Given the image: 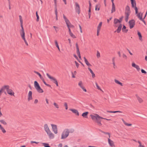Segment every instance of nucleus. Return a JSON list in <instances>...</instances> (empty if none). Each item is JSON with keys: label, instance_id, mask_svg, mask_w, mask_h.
Returning <instances> with one entry per match:
<instances>
[{"label": "nucleus", "instance_id": "f257e3e1", "mask_svg": "<svg viewBox=\"0 0 147 147\" xmlns=\"http://www.w3.org/2000/svg\"><path fill=\"white\" fill-rule=\"evenodd\" d=\"M90 116L92 119L95 121L97 123V125L99 126H101L102 125V124L101 123V119H104L107 120H110V119H107L103 118L96 113H93V114L91 115Z\"/></svg>", "mask_w": 147, "mask_h": 147}, {"label": "nucleus", "instance_id": "f03ea898", "mask_svg": "<svg viewBox=\"0 0 147 147\" xmlns=\"http://www.w3.org/2000/svg\"><path fill=\"white\" fill-rule=\"evenodd\" d=\"M44 129L50 139H53L55 138V135L51 131L47 124H44Z\"/></svg>", "mask_w": 147, "mask_h": 147}, {"label": "nucleus", "instance_id": "7ed1b4c3", "mask_svg": "<svg viewBox=\"0 0 147 147\" xmlns=\"http://www.w3.org/2000/svg\"><path fill=\"white\" fill-rule=\"evenodd\" d=\"M122 20V18H120L119 20L116 18L114 19V26L115 27H117L118 26L117 30L115 31V32H117L118 33L120 32L122 27V25L121 24Z\"/></svg>", "mask_w": 147, "mask_h": 147}, {"label": "nucleus", "instance_id": "20e7f679", "mask_svg": "<svg viewBox=\"0 0 147 147\" xmlns=\"http://www.w3.org/2000/svg\"><path fill=\"white\" fill-rule=\"evenodd\" d=\"M69 129L67 128L65 129L61 133V139L62 140L66 139L69 136Z\"/></svg>", "mask_w": 147, "mask_h": 147}, {"label": "nucleus", "instance_id": "39448f33", "mask_svg": "<svg viewBox=\"0 0 147 147\" xmlns=\"http://www.w3.org/2000/svg\"><path fill=\"white\" fill-rule=\"evenodd\" d=\"M3 87L4 91L6 90L8 94L11 96H14V92L11 89H9V86L5 85L3 86ZM4 92L5 94H6V92L5 91Z\"/></svg>", "mask_w": 147, "mask_h": 147}, {"label": "nucleus", "instance_id": "423d86ee", "mask_svg": "<svg viewBox=\"0 0 147 147\" xmlns=\"http://www.w3.org/2000/svg\"><path fill=\"white\" fill-rule=\"evenodd\" d=\"M34 87L36 91L39 93H42L43 92V90L41 88L38 82L35 81L34 82Z\"/></svg>", "mask_w": 147, "mask_h": 147}, {"label": "nucleus", "instance_id": "0eeeda50", "mask_svg": "<svg viewBox=\"0 0 147 147\" xmlns=\"http://www.w3.org/2000/svg\"><path fill=\"white\" fill-rule=\"evenodd\" d=\"M78 85L83 92H87V90L84 86L83 82L82 80L79 81L78 83Z\"/></svg>", "mask_w": 147, "mask_h": 147}, {"label": "nucleus", "instance_id": "6e6552de", "mask_svg": "<svg viewBox=\"0 0 147 147\" xmlns=\"http://www.w3.org/2000/svg\"><path fill=\"white\" fill-rule=\"evenodd\" d=\"M63 18L66 22V24L67 25L68 28H74V26L71 24L70 23L69 20L67 19L65 16L64 15L63 16Z\"/></svg>", "mask_w": 147, "mask_h": 147}, {"label": "nucleus", "instance_id": "1a4fd4ad", "mask_svg": "<svg viewBox=\"0 0 147 147\" xmlns=\"http://www.w3.org/2000/svg\"><path fill=\"white\" fill-rule=\"evenodd\" d=\"M46 75L48 78L50 79L54 83H55L57 86H58V84L57 80L55 78L51 76L48 73L46 74Z\"/></svg>", "mask_w": 147, "mask_h": 147}, {"label": "nucleus", "instance_id": "9d476101", "mask_svg": "<svg viewBox=\"0 0 147 147\" xmlns=\"http://www.w3.org/2000/svg\"><path fill=\"white\" fill-rule=\"evenodd\" d=\"M135 13L136 14V16L140 19V20L145 23V22L142 18L143 13L141 12L138 13V9H137V12H136V11H135Z\"/></svg>", "mask_w": 147, "mask_h": 147}, {"label": "nucleus", "instance_id": "9b49d317", "mask_svg": "<svg viewBox=\"0 0 147 147\" xmlns=\"http://www.w3.org/2000/svg\"><path fill=\"white\" fill-rule=\"evenodd\" d=\"M51 126L53 132L55 134H57L58 133V129L57 125L55 124H51Z\"/></svg>", "mask_w": 147, "mask_h": 147}, {"label": "nucleus", "instance_id": "f8f14e48", "mask_svg": "<svg viewBox=\"0 0 147 147\" xmlns=\"http://www.w3.org/2000/svg\"><path fill=\"white\" fill-rule=\"evenodd\" d=\"M105 134H108L109 135V138L108 139V142L109 146L111 147H115V145L113 141L110 139V134L109 133H106Z\"/></svg>", "mask_w": 147, "mask_h": 147}, {"label": "nucleus", "instance_id": "ddd939ff", "mask_svg": "<svg viewBox=\"0 0 147 147\" xmlns=\"http://www.w3.org/2000/svg\"><path fill=\"white\" fill-rule=\"evenodd\" d=\"M135 21L134 20L132 19L130 20L128 22L129 28L131 29L133 28L135 26Z\"/></svg>", "mask_w": 147, "mask_h": 147}, {"label": "nucleus", "instance_id": "4468645a", "mask_svg": "<svg viewBox=\"0 0 147 147\" xmlns=\"http://www.w3.org/2000/svg\"><path fill=\"white\" fill-rule=\"evenodd\" d=\"M132 7L133 8L136 12H137L138 8L136 6V1L134 0H130Z\"/></svg>", "mask_w": 147, "mask_h": 147}, {"label": "nucleus", "instance_id": "2eb2a0df", "mask_svg": "<svg viewBox=\"0 0 147 147\" xmlns=\"http://www.w3.org/2000/svg\"><path fill=\"white\" fill-rule=\"evenodd\" d=\"M131 66L133 67L136 69V70L138 71H139L140 70V68L139 66L136 64L134 62H132V63Z\"/></svg>", "mask_w": 147, "mask_h": 147}, {"label": "nucleus", "instance_id": "dca6fc26", "mask_svg": "<svg viewBox=\"0 0 147 147\" xmlns=\"http://www.w3.org/2000/svg\"><path fill=\"white\" fill-rule=\"evenodd\" d=\"M136 98L137 99L139 103L141 104L144 102V100L143 99L138 96V94H136L135 95Z\"/></svg>", "mask_w": 147, "mask_h": 147}, {"label": "nucleus", "instance_id": "f3484780", "mask_svg": "<svg viewBox=\"0 0 147 147\" xmlns=\"http://www.w3.org/2000/svg\"><path fill=\"white\" fill-rule=\"evenodd\" d=\"M69 110L77 116H79V113L77 110L75 109H69Z\"/></svg>", "mask_w": 147, "mask_h": 147}, {"label": "nucleus", "instance_id": "a211bd4d", "mask_svg": "<svg viewBox=\"0 0 147 147\" xmlns=\"http://www.w3.org/2000/svg\"><path fill=\"white\" fill-rule=\"evenodd\" d=\"M33 99L32 96V92L31 91H30L28 92V101H30Z\"/></svg>", "mask_w": 147, "mask_h": 147}, {"label": "nucleus", "instance_id": "6ab92c4d", "mask_svg": "<svg viewBox=\"0 0 147 147\" xmlns=\"http://www.w3.org/2000/svg\"><path fill=\"white\" fill-rule=\"evenodd\" d=\"M75 9L76 12H77L78 14H79L80 13V7L79 5L77 3H75Z\"/></svg>", "mask_w": 147, "mask_h": 147}, {"label": "nucleus", "instance_id": "aec40b11", "mask_svg": "<svg viewBox=\"0 0 147 147\" xmlns=\"http://www.w3.org/2000/svg\"><path fill=\"white\" fill-rule=\"evenodd\" d=\"M111 1L112 3L111 13H113L115 11V7L114 3V1Z\"/></svg>", "mask_w": 147, "mask_h": 147}, {"label": "nucleus", "instance_id": "412c9836", "mask_svg": "<svg viewBox=\"0 0 147 147\" xmlns=\"http://www.w3.org/2000/svg\"><path fill=\"white\" fill-rule=\"evenodd\" d=\"M130 13V8L128 6H127L126 7L125 16H129Z\"/></svg>", "mask_w": 147, "mask_h": 147}, {"label": "nucleus", "instance_id": "4be33fe9", "mask_svg": "<svg viewBox=\"0 0 147 147\" xmlns=\"http://www.w3.org/2000/svg\"><path fill=\"white\" fill-rule=\"evenodd\" d=\"M25 35V34H22L21 35V36L23 40H24V42H25L26 45L27 46H28V43L27 41H26V39Z\"/></svg>", "mask_w": 147, "mask_h": 147}, {"label": "nucleus", "instance_id": "5701e85b", "mask_svg": "<svg viewBox=\"0 0 147 147\" xmlns=\"http://www.w3.org/2000/svg\"><path fill=\"white\" fill-rule=\"evenodd\" d=\"M84 59L85 63L88 67H89L92 66L88 62L85 57H84Z\"/></svg>", "mask_w": 147, "mask_h": 147}, {"label": "nucleus", "instance_id": "b1692460", "mask_svg": "<svg viewBox=\"0 0 147 147\" xmlns=\"http://www.w3.org/2000/svg\"><path fill=\"white\" fill-rule=\"evenodd\" d=\"M100 6L101 5L100 3H98L96 4L95 7V11H99L100 9Z\"/></svg>", "mask_w": 147, "mask_h": 147}, {"label": "nucleus", "instance_id": "393cba45", "mask_svg": "<svg viewBox=\"0 0 147 147\" xmlns=\"http://www.w3.org/2000/svg\"><path fill=\"white\" fill-rule=\"evenodd\" d=\"M137 32H138V36L140 40L141 41H142L143 39L142 38V36L141 35V33L140 32H139L138 31H137Z\"/></svg>", "mask_w": 147, "mask_h": 147}, {"label": "nucleus", "instance_id": "a878e982", "mask_svg": "<svg viewBox=\"0 0 147 147\" xmlns=\"http://www.w3.org/2000/svg\"><path fill=\"white\" fill-rule=\"evenodd\" d=\"M0 130L4 134L6 132L5 130L1 124H0Z\"/></svg>", "mask_w": 147, "mask_h": 147}, {"label": "nucleus", "instance_id": "bb28decb", "mask_svg": "<svg viewBox=\"0 0 147 147\" xmlns=\"http://www.w3.org/2000/svg\"><path fill=\"white\" fill-rule=\"evenodd\" d=\"M114 82L116 84L119 85L121 86H123V84L117 79H115L114 80Z\"/></svg>", "mask_w": 147, "mask_h": 147}, {"label": "nucleus", "instance_id": "cd10ccee", "mask_svg": "<svg viewBox=\"0 0 147 147\" xmlns=\"http://www.w3.org/2000/svg\"><path fill=\"white\" fill-rule=\"evenodd\" d=\"M53 105L54 107L56 109H59V106L58 104L55 102H54L53 103Z\"/></svg>", "mask_w": 147, "mask_h": 147}, {"label": "nucleus", "instance_id": "c85d7f7f", "mask_svg": "<svg viewBox=\"0 0 147 147\" xmlns=\"http://www.w3.org/2000/svg\"><path fill=\"white\" fill-rule=\"evenodd\" d=\"M54 42H55V45L56 47L57 48L58 50L60 51V48H59L57 41L56 40H55L54 41Z\"/></svg>", "mask_w": 147, "mask_h": 147}, {"label": "nucleus", "instance_id": "c756f323", "mask_svg": "<svg viewBox=\"0 0 147 147\" xmlns=\"http://www.w3.org/2000/svg\"><path fill=\"white\" fill-rule=\"evenodd\" d=\"M88 114V112H86L83 113L82 114V116L84 118H87V115Z\"/></svg>", "mask_w": 147, "mask_h": 147}, {"label": "nucleus", "instance_id": "7c9ffc66", "mask_svg": "<svg viewBox=\"0 0 147 147\" xmlns=\"http://www.w3.org/2000/svg\"><path fill=\"white\" fill-rule=\"evenodd\" d=\"M122 120L124 124L128 126H131L132 125V124L128 123L126 122L123 119H122Z\"/></svg>", "mask_w": 147, "mask_h": 147}, {"label": "nucleus", "instance_id": "2f4dec72", "mask_svg": "<svg viewBox=\"0 0 147 147\" xmlns=\"http://www.w3.org/2000/svg\"><path fill=\"white\" fill-rule=\"evenodd\" d=\"M126 26H125L123 25V27L122 28V31L123 32L125 33H126L128 31V30L126 29Z\"/></svg>", "mask_w": 147, "mask_h": 147}, {"label": "nucleus", "instance_id": "473e14b6", "mask_svg": "<svg viewBox=\"0 0 147 147\" xmlns=\"http://www.w3.org/2000/svg\"><path fill=\"white\" fill-rule=\"evenodd\" d=\"M0 122L4 125H6L7 124V122L3 119H0Z\"/></svg>", "mask_w": 147, "mask_h": 147}, {"label": "nucleus", "instance_id": "72a5a7b5", "mask_svg": "<svg viewBox=\"0 0 147 147\" xmlns=\"http://www.w3.org/2000/svg\"><path fill=\"white\" fill-rule=\"evenodd\" d=\"M102 24V22H100L97 27V30H100L101 26Z\"/></svg>", "mask_w": 147, "mask_h": 147}, {"label": "nucleus", "instance_id": "f704fd0d", "mask_svg": "<svg viewBox=\"0 0 147 147\" xmlns=\"http://www.w3.org/2000/svg\"><path fill=\"white\" fill-rule=\"evenodd\" d=\"M107 112L109 113H122V112L120 111H107Z\"/></svg>", "mask_w": 147, "mask_h": 147}, {"label": "nucleus", "instance_id": "c9c22d12", "mask_svg": "<svg viewBox=\"0 0 147 147\" xmlns=\"http://www.w3.org/2000/svg\"><path fill=\"white\" fill-rule=\"evenodd\" d=\"M41 144L45 147H50L49 144L48 143H42Z\"/></svg>", "mask_w": 147, "mask_h": 147}, {"label": "nucleus", "instance_id": "e433bc0d", "mask_svg": "<svg viewBox=\"0 0 147 147\" xmlns=\"http://www.w3.org/2000/svg\"><path fill=\"white\" fill-rule=\"evenodd\" d=\"M53 28H54L56 33H57L59 30V28L58 27L54 26H53Z\"/></svg>", "mask_w": 147, "mask_h": 147}, {"label": "nucleus", "instance_id": "4c0bfd02", "mask_svg": "<svg viewBox=\"0 0 147 147\" xmlns=\"http://www.w3.org/2000/svg\"><path fill=\"white\" fill-rule=\"evenodd\" d=\"M4 92V87L3 86L0 90V96H1V94Z\"/></svg>", "mask_w": 147, "mask_h": 147}, {"label": "nucleus", "instance_id": "58836bf2", "mask_svg": "<svg viewBox=\"0 0 147 147\" xmlns=\"http://www.w3.org/2000/svg\"><path fill=\"white\" fill-rule=\"evenodd\" d=\"M19 19H20V24L21 25H23V20L22 18V17L21 16H19Z\"/></svg>", "mask_w": 147, "mask_h": 147}, {"label": "nucleus", "instance_id": "ea45409f", "mask_svg": "<svg viewBox=\"0 0 147 147\" xmlns=\"http://www.w3.org/2000/svg\"><path fill=\"white\" fill-rule=\"evenodd\" d=\"M19 19H20V24L21 25H23V20L22 18V17L21 16H19Z\"/></svg>", "mask_w": 147, "mask_h": 147}, {"label": "nucleus", "instance_id": "a19ab883", "mask_svg": "<svg viewBox=\"0 0 147 147\" xmlns=\"http://www.w3.org/2000/svg\"><path fill=\"white\" fill-rule=\"evenodd\" d=\"M69 34L70 36L73 38H76V36L71 32Z\"/></svg>", "mask_w": 147, "mask_h": 147}, {"label": "nucleus", "instance_id": "79ce46f5", "mask_svg": "<svg viewBox=\"0 0 147 147\" xmlns=\"http://www.w3.org/2000/svg\"><path fill=\"white\" fill-rule=\"evenodd\" d=\"M138 142L139 144L138 147H145L142 144L141 142L140 141H138Z\"/></svg>", "mask_w": 147, "mask_h": 147}, {"label": "nucleus", "instance_id": "37998d69", "mask_svg": "<svg viewBox=\"0 0 147 147\" xmlns=\"http://www.w3.org/2000/svg\"><path fill=\"white\" fill-rule=\"evenodd\" d=\"M122 57L124 59H127V56L124 53L122 54Z\"/></svg>", "mask_w": 147, "mask_h": 147}, {"label": "nucleus", "instance_id": "c03bdc74", "mask_svg": "<svg viewBox=\"0 0 147 147\" xmlns=\"http://www.w3.org/2000/svg\"><path fill=\"white\" fill-rule=\"evenodd\" d=\"M64 105L65 107L66 110H67L68 109V105L67 102H65L64 104Z\"/></svg>", "mask_w": 147, "mask_h": 147}, {"label": "nucleus", "instance_id": "a18cd8bd", "mask_svg": "<svg viewBox=\"0 0 147 147\" xmlns=\"http://www.w3.org/2000/svg\"><path fill=\"white\" fill-rule=\"evenodd\" d=\"M36 17H37L36 21L37 22H38L39 21V16H38V15L37 11H36Z\"/></svg>", "mask_w": 147, "mask_h": 147}, {"label": "nucleus", "instance_id": "49530a36", "mask_svg": "<svg viewBox=\"0 0 147 147\" xmlns=\"http://www.w3.org/2000/svg\"><path fill=\"white\" fill-rule=\"evenodd\" d=\"M95 84H96V87H97V89H98V90H100V91H102V89L99 87V86L98 85V84H97V83H95Z\"/></svg>", "mask_w": 147, "mask_h": 147}, {"label": "nucleus", "instance_id": "de8ad7c7", "mask_svg": "<svg viewBox=\"0 0 147 147\" xmlns=\"http://www.w3.org/2000/svg\"><path fill=\"white\" fill-rule=\"evenodd\" d=\"M96 56L98 58H99L100 57V54L99 52L97 51L96 53Z\"/></svg>", "mask_w": 147, "mask_h": 147}, {"label": "nucleus", "instance_id": "09e8293b", "mask_svg": "<svg viewBox=\"0 0 147 147\" xmlns=\"http://www.w3.org/2000/svg\"><path fill=\"white\" fill-rule=\"evenodd\" d=\"M74 63L75 64L76 66L77 67V68H78L79 67V64L76 61H74Z\"/></svg>", "mask_w": 147, "mask_h": 147}, {"label": "nucleus", "instance_id": "8fccbe9b", "mask_svg": "<svg viewBox=\"0 0 147 147\" xmlns=\"http://www.w3.org/2000/svg\"><path fill=\"white\" fill-rule=\"evenodd\" d=\"M74 56L78 60V62H79L80 63H81V64H82V63L81 62L80 60H78V57L76 55H75V54L74 55Z\"/></svg>", "mask_w": 147, "mask_h": 147}, {"label": "nucleus", "instance_id": "3c124183", "mask_svg": "<svg viewBox=\"0 0 147 147\" xmlns=\"http://www.w3.org/2000/svg\"><path fill=\"white\" fill-rule=\"evenodd\" d=\"M42 81L44 83L46 86H49V85L47 84L45 82V81L44 79H43L42 80Z\"/></svg>", "mask_w": 147, "mask_h": 147}, {"label": "nucleus", "instance_id": "603ef678", "mask_svg": "<svg viewBox=\"0 0 147 147\" xmlns=\"http://www.w3.org/2000/svg\"><path fill=\"white\" fill-rule=\"evenodd\" d=\"M113 68L114 69H115L116 67V66L115 65V61H113Z\"/></svg>", "mask_w": 147, "mask_h": 147}, {"label": "nucleus", "instance_id": "864d4df0", "mask_svg": "<svg viewBox=\"0 0 147 147\" xmlns=\"http://www.w3.org/2000/svg\"><path fill=\"white\" fill-rule=\"evenodd\" d=\"M141 71L142 73L144 74H146L147 73L143 69H141Z\"/></svg>", "mask_w": 147, "mask_h": 147}, {"label": "nucleus", "instance_id": "5fc2aeb1", "mask_svg": "<svg viewBox=\"0 0 147 147\" xmlns=\"http://www.w3.org/2000/svg\"><path fill=\"white\" fill-rule=\"evenodd\" d=\"M21 26L22 28V29L21 30L20 32H24V28L23 27V25H21Z\"/></svg>", "mask_w": 147, "mask_h": 147}, {"label": "nucleus", "instance_id": "6e6d98bb", "mask_svg": "<svg viewBox=\"0 0 147 147\" xmlns=\"http://www.w3.org/2000/svg\"><path fill=\"white\" fill-rule=\"evenodd\" d=\"M40 77V79L42 80L44 78H43V77L40 74V73H39L38 74V75Z\"/></svg>", "mask_w": 147, "mask_h": 147}, {"label": "nucleus", "instance_id": "4d7b16f0", "mask_svg": "<svg viewBox=\"0 0 147 147\" xmlns=\"http://www.w3.org/2000/svg\"><path fill=\"white\" fill-rule=\"evenodd\" d=\"M88 69L89 70V71H90V73L91 74L94 73V72H93V71L92 70L90 67H88Z\"/></svg>", "mask_w": 147, "mask_h": 147}, {"label": "nucleus", "instance_id": "13d9d810", "mask_svg": "<svg viewBox=\"0 0 147 147\" xmlns=\"http://www.w3.org/2000/svg\"><path fill=\"white\" fill-rule=\"evenodd\" d=\"M88 69L89 70V71H90V73L91 74L94 73V72H93V71L92 70L90 67H88Z\"/></svg>", "mask_w": 147, "mask_h": 147}, {"label": "nucleus", "instance_id": "bf43d9fd", "mask_svg": "<svg viewBox=\"0 0 147 147\" xmlns=\"http://www.w3.org/2000/svg\"><path fill=\"white\" fill-rule=\"evenodd\" d=\"M88 69L89 70V71H90V73L91 74L94 73V72H93V71L92 70L90 67H88Z\"/></svg>", "mask_w": 147, "mask_h": 147}, {"label": "nucleus", "instance_id": "052dcab7", "mask_svg": "<svg viewBox=\"0 0 147 147\" xmlns=\"http://www.w3.org/2000/svg\"><path fill=\"white\" fill-rule=\"evenodd\" d=\"M30 143L31 144H33V143H35L36 144H38L39 143V142H36L35 141H31L30 142Z\"/></svg>", "mask_w": 147, "mask_h": 147}, {"label": "nucleus", "instance_id": "680f3d73", "mask_svg": "<svg viewBox=\"0 0 147 147\" xmlns=\"http://www.w3.org/2000/svg\"><path fill=\"white\" fill-rule=\"evenodd\" d=\"M129 16H125V20L126 22H127L128 20Z\"/></svg>", "mask_w": 147, "mask_h": 147}, {"label": "nucleus", "instance_id": "e2e57ef3", "mask_svg": "<svg viewBox=\"0 0 147 147\" xmlns=\"http://www.w3.org/2000/svg\"><path fill=\"white\" fill-rule=\"evenodd\" d=\"M100 32V30H97V36H98L99 35V33Z\"/></svg>", "mask_w": 147, "mask_h": 147}, {"label": "nucleus", "instance_id": "0e129e2a", "mask_svg": "<svg viewBox=\"0 0 147 147\" xmlns=\"http://www.w3.org/2000/svg\"><path fill=\"white\" fill-rule=\"evenodd\" d=\"M38 102V100L37 99H36L34 100V102L35 104H36Z\"/></svg>", "mask_w": 147, "mask_h": 147}, {"label": "nucleus", "instance_id": "69168bd1", "mask_svg": "<svg viewBox=\"0 0 147 147\" xmlns=\"http://www.w3.org/2000/svg\"><path fill=\"white\" fill-rule=\"evenodd\" d=\"M79 27L80 29V32L81 33H82V27L80 25H79Z\"/></svg>", "mask_w": 147, "mask_h": 147}, {"label": "nucleus", "instance_id": "338daca9", "mask_svg": "<svg viewBox=\"0 0 147 147\" xmlns=\"http://www.w3.org/2000/svg\"><path fill=\"white\" fill-rule=\"evenodd\" d=\"M91 74H92V77L93 78H94L95 77V76L94 74V73Z\"/></svg>", "mask_w": 147, "mask_h": 147}, {"label": "nucleus", "instance_id": "774afa93", "mask_svg": "<svg viewBox=\"0 0 147 147\" xmlns=\"http://www.w3.org/2000/svg\"><path fill=\"white\" fill-rule=\"evenodd\" d=\"M62 144L61 143L60 144L58 145V147H62Z\"/></svg>", "mask_w": 147, "mask_h": 147}]
</instances>
